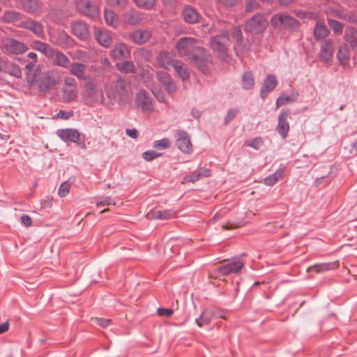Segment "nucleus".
Masks as SVG:
<instances>
[{"label":"nucleus","mask_w":357,"mask_h":357,"mask_svg":"<svg viewBox=\"0 0 357 357\" xmlns=\"http://www.w3.org/2000/svg\"><path fill=\"white\" fill-rule=\"evenodd\" d=\"M180 56H186L195 61L200 71L206 73L211 63V56L204 48L197 46V40L192 37L181 38L176 45Z\"/></svg>","instance_id":"obj_1"},{"label":"nucleus","mask_w":357,"mask_h":357,"mask_svg":"<svg viewBox=\"0 0 357 357\" xmlns=\"http://www.w3.org/2000/svg\"><path fill=\"white\" fill-rule=\"evenodd\" d=\"M107 96L112 104L118 102L119 105H123L128 102L130 95L126 89L125 80L119 78L114 82L107 91Z\"/></svg>","instance_id":"obj_2"},{"label":"nucleus","mask_w":357,"mask_h":357,"mask_svg":"<svg viewBox=\"0 0 357 357\" xmlns=\"http://www.w3.org/2000/svg\"><path fill=\"white\" fill-rule=\"evenodd\" d=\"M271 24L275 29L282 26L291 31H297L301 26L300 22L287 13L274 14L271 19Z\"/></svg>","instance_id":"obj_3"},{"label":"nucleus","mask_w":357,"mask_h":357,"mask_svg":"<svg viewBox=\"0 0 357 357\" xmlns=\"http://www.w3.org/2000/svg\"><path fill=\"white\" fill-rule=\"evenodd\" d=\"M229 43V36L227 31H222L220 34L213 36L210 39V47L213 51L220 58L225 60L227 56V45Z\"/></svg>","instance_id":"obj_4"},{"label":"nucleus","mask_w":357,"mask_h":357,"mask_svg":"<svg viewBox=\"0 0 357 357\" xmlns=\"http://www.w3.org/2000/svg\"><path fill=\"white\" fill-rule=\"evenodd\" d=\"M57 136L65 142H71L77 144L82 149H86L85 137L77 129H59L56 131Z\"/></svg>","instance_id":"obj_5"},{"label":"nucleus","mask_w":357,"mask_h":357,"mask_svg":"<svg viewBox=\"0 0 357 357\" xmlns=\"http://www.w3.org/2000/svg\"><path fill=\"white\" fill-rule=\"evenodd\" d=\"M266 25L267 21L264 16L257 13L246 22L245 30L252 34H259L266 29Z\"/></svg>","instance_id":"obj_6"},{"label":"nucleus","mask_w":357,"mask_h":357,"mask_svg":"<svg viewBox=\"0 0 357 357\" xmlns=\"http://www.w3.org/2000/svg\"><path fill=\"white\" fill-rule=\"evenodd\" d=\"M76 7L77 10L84 16L91 19H96L99 17L100 11L98 8L89 0H77Z\"/></svg>","instance_id":"obj_7"},{"label":"nucleus","mask_w":357,"mask_h":357,"mask_svg":"<svg viewBox=\"0 0 357 357\" xmlns=\"http://www.w3.org/2000/svg\"><path fill=\"white\" fill-rule=\"evenodd\" d=\"M291 111L289 109H282L278 116V123L276 127V130L280 135L285 139L289 131V123L288 119L290 118Z\"/></svg>","instance_id":"obj_8"},{"label":"nucleus","mask_w":357,"mask_h":357,"mask_svg":"<svg viewBox=\"0 0 357 357\" xmlns=\"http://www.w3.org/2000/svg\"><path fill=\"white\" fill-rule=\"evenodd\" d=\"M71 33L82 41L87 40L90 37L88 24L83 21L72 22L70 24Z\"/></svg>","instance_id":"obj_9"},{"label":"nucleus","mask_w":357,"mask_h":357,"mask_svg":"<svg viewBox=\"0 0 357 357\" xmlns=\"http://www.w3.org/2000/svg\"><path fill=\"white\" fill-rule=\"evenodd\" d=\"M176 142L177 147L184 153H190L192 151L190 137L188 133L183 130H177L176 132Z\"/></svg>","instance_id":"obj_10"},{"label":"nucleus","mask_w":357,"mask_h":357,"mask_svg":"<svg viewBox=\"0 0 357 357\" xmlns=\"http://www.w3.org/2000/svg\"><path fill=\"white\" fill-rule=\"evenodd\" d=\"M3 47L8 53L13 54H22L28 50L24 43L10 38L3 41Z\"/></svg>","instance_id":"obj_11"},{"label":"nucleus","mask_w":357,"mask_h":357,"mask_svg":"<svg viewBox=\"0 0 357 357\" xmlns=\"http://www.w3.org/2000/svg\"><path fill=\"white\" fill-rule=\"evenodd\" d=\"M334 54L333 42L331 39L324 40L320 47L319 53V59L324 63H329L332 61Z\"/></svg>","instance_id":"obj_12"},{"label":"nucleus","mask_w":357,"mask_h":357,"mask_svg":"<svg viewBox=\"0 0 357 357\" xmlns=\"http://www.w3.org/2000/svg\"><path fill=\"white\" fill-rule=\"evenodd\" d=\"M136 100L142 111L150 112L153 111L154 108L152 98L145 90H140L137 92Z\"/></svg>","instance_id":"obj_13"},{"label":"nucleus","mask_w":357,"mask_h":357,"mask_svg":"<svg viewBox=\"0 0 357 357\" xmlns=\"http://www.w3.org/2000/svg\"><path fill=\"white\" fill-rule=\"evenodd\" d=\"M50 42L55 45L65 47L71 45L73 39L65 31H59L51 35Z\"/></svg>","instance_id":"obj_14"},{"label":"nucleus","mask_w":357,"mask_h":357,"mask_svg":"<svg viewBox=\"0 0 357 357\" xmlns=\"http://www.w3.org/2000/svg\"><path fill=\"white\" fill-rule=\"evenodd\" d=\"M20 27L33 32L38 38L44 39L45 35L43 25L33 19H28L21 22Z\"/></svg>","instance_id":"obj_15"},{"label":"nucleus","mask_w":357,"mask_h":357,"mask_svg":"<svg viewBox=\"0 0 357 357\" xmlns=\"http://www.w3.org/2000/svg\"><path fill=\"white\" fill-rule=\"evenodd\" d=\"M183 20L190 24H195L199 22L201 16L199 12L191 6H185L181 12Z\"/></svg>","instance_id":"obj_16"},{"label":"nucleus","mask_w":357,"mask_h":357,"mask_svg":"<svg viewBox=\"0 0 357 357\" xmlns=\"http://www.w3.org/2000/svg\"><path fill=\"white\" fill-rule=\"evenodd\" d=\"M130 39L137 45L146 43L151 38V32L149 30L135 29L129 33Z\"/></svg>","instance_id":"obj_17"},{"label":"nucleus","mask_w":357,"mask_h":357,"mask_svg":"<svg viewBox=\"0 0 357 357\" xmlns=\"http://www.w3.org/2000/svg\"><path fill=\"white\" fill-rule=\"evenodd\" d=\"M278 85L276 77L273 75H268L264 79L260 91V96L264 99Z\"/></svg>","instance_id":"obj_18"},{"label":"nucleus","mask_w":357,"mask_h":357,"mask_svg":"<svg viewBox=\"0 0 357 357\" xmlns=\"http://www.w3.org/2000/svg\"><path fill=\"white\" fill-rule=\"evenodd\" d=\"M344 39L345 43L352 50H357V28L349 26L345 29Z\"/></svg>","instance_id":"obj_19"},{"label":"nucleus","mask_w":357,"mask_h":357,"mask_svg":"<svg viewBox=\"0 0 357 357\" xmlns=\"http://www.w3.org/2000/svg\"><path fill=\"white\" fill-rule=\"evenodd\" d=\"M157 78L169 94H172L176 91L175 84L172 82L170 75L167 72H158L157 73Z\"/></svg>","instance_id":"obj_20"},{"label":"nucleus","mask_w":357,"mask_h":357,"mask_svg":"<svg viewBox=\"0 0 357 357\" xmlns=\"http://www.w3.org/2000/svg\"><path fill=\"white\" fill-rule=\"evenodd\" d=\"M122 17L124 23L131 26L137 25L142 21L140 12L135 8H131L125 12Z\"/></svg>","instance_id":"obj_21"},{"label":"nucleus","mask_w":357,"mask_h":357,"mask_svg":"<svg viewBox=\"0 0 357 357\" xmlns=\"http://www.w3.org/2000/svg\"><path fill=\"white\" fill-rule=\"evenodd\" d=\"M130 56V50L124 43H118L110 52V56L115 59H124Z\"/></svg>","instance_id":"obj_22"},{"label":"nucleus","mask_w":357,"mask_h":357,"mask_svg":"<svg viewBox=\"0 0 357 357\" xmlns=\"http://www.w3.org/2000/svg\"><path fill=\"white\" fill-rule=\"evenodd\" d=\"M94 35L97 42L104 47H109L112 43V38L105 29H95Z\"/></svg>","instance_id":"obj_23"},{"label":"nucleus","mask_w":357,"mask_h":357,"mask_svg":"<svg viewBox=\"0 0 357 357\" xmlns=\"http://www.w3.org/2000/svg\"><path fill=\"white\" fill-rule=\"evenodd\" d=\"M56 84L55 77L50 73L45 74L41 79L38 88L40 91L46 92L54 88Z\"/></svg>","instance_id":"obj_24"},{"label":"nucleus","mask_w":357,"mask_h":357,"mask_svg":"<svg viewBox=\"0 0 357 357\" xmlns=\"http://www.w3.org/2000/svg\"><path fill=\"white\" fill-rule=\"evenodd\" d=\"M48 57L51 58L57 66L63 68H67L70 63L69 59L63 52L59 50L53 49L51 56Z\"/></svg>","instance_id":"obj_25"},{"label":"nucleus","mask_w":357,"mask_h":357,"mask_svg":"<svg viewBox=\"0 0 357 357\" xmlns=\"http://www.w3.org/2000/svg\"><path fill=\"white\" fill-rule=\"evenodd\" d=\"M337 261L316 264L314 265L309 266L307 268V272L314 271L317 273H321L326 271L335 269V268L337 267Z\"/></svg>","instance_id":"obj_26"},{"label":"nucleus","mask_w":357,"mask_h":357,"mask_svg":"<svg viewBox=\"0 0 357 357\" xmlns=\"http://www.w3.org/2000/svg\"><path fill=\"white\" fill-rule=\"evenodd\" d=\"M158 64L165 69H169L170 66H174V60L171 54L167 52H162L157 56Z\"/></svg>","instance_id":"obj_27"},{"label":"nucleus","mask_w":357,"mask_h":357,"mask_svg":"<svg viewBox=\"0 0 357 357\" xmlns=\"http://www.w3.org/2000/svg\"><path fill=\"white\" fill-rule=\"evenodd\" d=\"M86 66L82 63L73 62L70 65V72L78 79L86 80L88 77L85 75Z\"/></svg>","instance_id":"obj_28"},{"label":"nucleus","mask_w":357,"mask_h":357,"mask_svg":"<svg viewBox=\"0 0 357 357\" xmlns=\"http://www.w3.org/2000/svg\"><path fill=\"white\" fill-rule=\"evenodd\" d=\"M177 75L183 80H187L190 77L188 68L185 64L179 60H176L173 66Z\"/></svg>","instance_id":"obj_29"},{"label":"nucleus","mask_w":357,"mask_h":357,"mask_svg":"<svg viewBox=\"0 0 357 357\" xmlns=\"http://www.w3.org/2000/svg\"><path fill=\"white\" fill-rule=\"evenodd\" d=\"M213 316L214 313L212 310L205 309L203 310L199 317L196 319L195 322L199 327L208 325L211 323Z\"/></svg>","instance_id":"obj_30"},{"label":"nucleus","mask_w":357,"mask_h":357,"mask_svg":"<svg viewBox=\"0 0 357 357\" xmlns=\"http://www.w3.org/2000/svg\"><path fill=\"white\" fill-rule=\"evenodd\" d=\"M329 33V31L326 26L321 22H317L314 29V36L317 40H321L326 38Z\"/></svg>","instance_id":"obj_31"},{"label":"nucleus","mask_w":357,"mask_h":357,"mask_svg":"<svg viewBox=\"0 0 357 357\" xmlns=\"http://www.w3.org/2000/svg\"><path fill=\"white\" fill-rule=\"evenodd\" d=\"M31 47L35 50L40 52L47 57L51 56L53 50L48 44L39 40L33 41Z\"/></svg>","instance_id":"obj_32"},{"label":"nucleus","mask_w":357,"mask_h":357,"mask_svg":"<svg viewBox=\"0 0 357 357\" xmlns=\"http://www.w3.org/2000/svg\"><path fill=\"white\" fill-rule=\"evenodd\" d=\"M21 5L24 11L29 13H35L39 9L38 0H21Z\"/></svg>","instance_id":"obj_33"},{"label":"nucleus","mask_w":357,"mask_h":357,"mask_svg":"<svg viewBox=\"0 0 357 357\" xmlns=\"http://www.w3.org/2000/svg\"><path fill=\"white\" fill-rule=\"evenodd\" d=\"M242 87L245 90H250L255 85V79L252 72L246 71L241 77Z\"/></svg>","instance_id":"obj_34"},{"label":"nucleus","mask_w":357,"mask_h":357,"mask_svg":"<svg viewBox=\"0 0 357 357\" xmlns=\"http://www.w3.org/2000/svg\"><path fill=\"white\" fill-rule=\"evenodd\" d=\"M22 15L15 10L5 11L2 15V21L6 23H14L22 18Z\"/></svg>","instance_id":"obj_35"},{"label":"nucleus","mask_w":357,"mask_h":357,"mask_svg":"<svg viewBox=\"0 0 357 357\" xmlns=\"http://www.w3.org/2000/svg\"><path fill=\"white\" fill-rule=\"evenodd\" d=\"M176 211L172 209L163 211H155L153 212V217L155 219L168 220L176 216Z\"/></svg>","instance_id":"obj_36"},{"label":"nucleus","mask_w":357,"mask_h":357,"mask_svg":"<svg viewBox=\"0 0 357 357\" xmlns=\"http://www.w3.org/2000/svg\"><path fill=\"white\" fill-rule=\"evenodd\" d=\"M105 20L108 25L114 28H116L119 25L118 15L111 10H105Z\"/></svg>","instance_id":"obj_37"},{"label":"nucleus","mask_w":357,"mask_h":357,"mask_svg":"<svg viewBox=\"0 0 357 357\" xmlns=\"http://www.w3.org/2000/svg\"><path fill=\"white\" fill-rule=\"evenodd\" d=\"M298 93L297 92H294L291 96H280L276 100V108H279L283 105H286L289 102H293L296 101Z\"/></svg>","instance_id":"obj_38"},{"label":"nucleus","mask_w":357,"mask_h":357,"mask_svg":"<svg viewBox=\"0 0 357 357\" xmlns=\"http://www.w3.org/2000/svg\"><path fill=\"white\" fill-rule=\"evenodd\" d=\"M284 170L282 168H280L273 174L269 175L264 179V183L266 185L271 186L276 183L280 178H281L284 174Z\"/></svg>","instance_id":"obj_39"},{"label":"nucleus","mask_w":357,"mask_h":357,"mask_svg":"<svg viewBox=\"0 0 357 357\" xmlns=\"http://www.w3.org/2000/svg\"><path fill=\"white\" fill-rule=\"evenodd\" d=\"M77 96V90L73 89H63L62 98L64 102H70L76 100Z\"/></svg>","instance_id":"obj_40"},{"label":"nucleus","mask_w":357,"mask_h":357,"mask_svg":"<svg viewBox=\"0 0 357 357\" xmlns=\"http://www.w3.org/2000/svg\"><path fill=\"white\" fill-rule=\"evenodd\" d=\"M117 68L125 73H135L137 70L135 65L130 61H125L116 65Z\"/></svg>","instance_id":"obj_41"},{"label":"nucleus","mask_w":357,"mask_h":357,"mask_svg":"<svg viewBox=\"0 0 357 357\" xmlns=\"http://www.w3.org/2000/svg\"><path fill=\"white\" fill-rule=\"evenodd\" d=\"M328 26L332 29L334 33L336 35H340L342 33L344 24L343 23L333 19H327Z\"/></svg>","instance_id":"obj_42"},{"label":"nucleus","mask_w":357,"mask_h":357,"mask_svg":"<svg viewBox=\"0 0 357 357\" xmlns=\"http://www.w3.org/2000/svg\"><path fill=\"white\" fill-rule=\"evenodd\" d=\"M4 73H8L16 78H19L22 75V72L19 66L13 63H10L9 61L7 64L6 70Z\"/></svg>","instance_id":"obj_43"},{"label":"nucleus","mask_w":357,"mask_h":357,"mask_svg":"<svg viewBox=\"0 0 357 357\" xmlns=\"http://www.w3.org/2000/svg\"><path fill=\"white\" fill-rule=\"evenodd\" d=\"M337 58L342 66L348 64L349 59V53L347 48H340L337 53Z\"/></svg>","instance_id":"obj_44"},{"label":"nucleus","mask_w":357,"mask_h":357,"mask_svg":"<svg viewBox=\"0 0 357 357\" xmlns=\"http://www.w3.org/2000/svg\"><path fill=\"white\" fill-rule=\"evenodd\" d=\"M239 113V109L238 108H231L228 110L225 119H224V125L227 126L237 116Z\"/></svg>","instance_id":"obj_45"},{"label":"nucleus","mask_w":357,"mask_h":357,"mask_svg":"<svg viewBox=\"0 0 357 357\" xmlns=\"http://www.w3.org/2000/svg\"><path fill=\"white\" fill-rule=\"evenodd\" d=\"M110 7L123 9L128 6V0H105Z\"/></svg>","instance_id":"obj_46"},{"label":"nucleus","mask_w":357,"mask_h":357,"mask_svg":"<svg viewBox=\"0 0 357 357\" xmlns=\"http://www.w3.org/2000/svg\"><path fill=\"white\" fill-rule=\"evenodd\" d=\"M170 141L167 138H164L154 142L153 146L157 149H166L170 146Z\"/></svg>","instance_id":"obj_47"},{"label":"nucleus","mask_w":357,"mask_h":357,"mask_svg":"<svg viewBox=\"0 0 357 357\" xmlns=\"http://www.w3.org/2000/svg\"><path fill=\"white\" fill-rule=\"evenodd\" d=\"M134 1L138 7L149 10L153 6L155 0H134Z\"/></svg>","instance_id":"obj_48"},{"label":"nucleus","mask_w":357,"mask_h":357,"mask_svg":"<svg viewBox=\"0 0 357 357\" xmlns=\"http://www.w3.org/2000/svg\"><path fill=\"white\" fill-rule=\"evenodd\" d=\"M162 155V153H159L155 151L150 150V151H146L142 153V158L146 161L151 162L153 160L161 156Z\"/></svg>","instance_id":"obj_49"},{"label":"nucleus","mask_w":357,"mask_h":357,"mask_svg":"<svg viewBox=\"0 0 357 357\" xmlns=\"http://www.w3.org/2000/svg\"><path fill=\"white\" fill-rule=\"evenodd\" d=\"M112 205H115V202L113 198L109 196L100 198L96 202V206L98 207Z\"/></svg>","instance_id":"obj_50"},{"label":"nucleus","mask_w":357,"mask_h":357,"mask_svg":"<svg viewBox=\"0 0 357 357\" xmlns=\"http://www.w3.org/2000/svg\"><path fill=\"white\" fill-rule=\"evenodd\" d=\"M229 267L231 269V273H238L241 272L242 268L244 266V264L241 261H236L234 262L229 263Z\"/></svg>","instance_id":"obj_51"},{"label":"nucleus","mask_w":357,"mask_h":357,"mask_svg":"<svg viewBox=\"0 0 357 357\" xmlns=\"http://www.w3.org/2000/svg\"><path fill=\"white\" fill-rule=\"evenodd\" d=\"M92 321H93L94 324H96L102 328H107V326H110L112 323V321L109 319L99 317L93 318L92 319Z\"/></svg>","instance_id":"obj_52"},{"label":"nucleus","mask_w":357,"mask_h":357,"mask_svg":"<svg viewBox=\"0 0 357 357\" xmlns=\"http://www.w3.org/2000/svg\"><path fill=\"white\" fill-rule=\"evenodd\" d=\"M263 144V141L261 137H257L252 139L248 143V146L252 147L256 150H258L260 146Z\"/></svg>","instance_id":"obj_53"},{"label":"nucleus","mask_w":357,"mask_h":357,"mask_svg":"<svg viewBox=\"0 0 357 357\" xmlns=\"http://www.w3.org/2000/svg\"><path fill=\"white\" fill-rule=\"evenodd\" d=\"M70 189V184L68 182H63L60 185L58 194L60 197H65L69 192Z\"/></svg>","instance_id":"obj_54"},{"label":"nucleus","mask_w":357,"mask_h":357,"mask_svg":"<svg viewBox=\"0 0 357 357\" xmlns=\"http://www.w3.org/2000/svg\"><path fill=\"white\" fill-rule=\"evenodd\" d=\"M199 178L196 173V172H193L186 176H184L182 183H194L197 181H199Z\"/></svg>","instance_id":"obj_55"},{"label":"nucleus","mask_w":357,"mask_h":357,"mask_svg":"<svg viewBox=\"0 0 357 357\" xmlns=\"http://www.w3.org/2000/svg\"><path fill=\"white\" fill-rule=\"evenodd\" d=\"M85 85L88 95L90 97H94L96 96V89L93 82L89 80L86 83Z\"/></svg>","instance_id":"obj_56"},{"label":"nucleus","mask_w":357,"mask_h":357,"mask_svg":"<svg viewBox=\"0 0 357 357\" xmlns=\"http://www.w3.org/2000/svg\"><path fill=\"white\" fill-rule=\"evenodd\" d=\"M259 3L255 0H247L245 3L246 11L250 12L257 9Z\"/></svg>","instance_id":"obj_57"},{"label":"nucleus","mask_w":357,"mask_h":357,"mask_svg":"<svg viewBox=\"0 0 357 357\" xmlns=\"http://www.w3.org/2000/svg\"><path fill=\"white\" fill-rule=\"evenodd\" d=\"M195 172L199 179L204 177H208L211 176V170L208 168L201 167L197 171Z\"/></svg>","instance_id":"obj_58"},{"label":"nucleus","mask_w":357,"mask_h":357,"mask_svg":"<svg viewBox=\"0 0 357 357\" xmlns=\"http://www.w3.org/2000/svg\"><path fill=\"white\" fill-rule=\"evenodd\" d=\"M173 310L160 307L157 310V314L160 317H169L173 314Z\"/></svg>","instance_id":"obj_59"},{"label":"nucleus","mask_w":357,"mask_h":357,"mask_svg":"<svg viewBox=\"0 0 357 357\" xmlns=\"http://www.w3.org/2000/svg\"><path fill=\"white\" fill-rule=\"evenodd\" d=\"M232 37L237 43H241L243 40V33L239 28H234L232 33Z\"/></svg>","instance_id":"obj_60"},{"label":"nucleus","mask_w":357,"mask_h":357,"mask_svg":"<svg viewBox=\"0 0 357 357\" xmlns=\"http://www.w3.org/2000/svg\"><path fill=\"white\" fill-rule=\"evenodd\" d=\"M73 116V112H72V111L66 112V111H64L62 109L59 110V113L57 114L58 118H60V119H62L64 120L68 119L70 117H72Z\"/></svg>","instance_id":"obj_61"},{"label":"nucleus","mask_w":357,"mask_h":357,"mask_svg":"<svg viewBox=\"0 0 357 357\" xmlns=\"http://www.w3.org/2000/svg\"><path fill=\"white\" fill-rule=\"evenodd\" d=\"M218 270L222 275H228L231 273V269L230 268L229 264L220 266Z\"/></svg>","instance_id":"obj_62"},{"label":"nucleus","mask_w":357,"mask_h":357,"mask_svg":"<svg viewBox=\"0 0 357 357\" xmlns=\"http://www.w3.org/2000/svg\"><path fill=\"white\" fill-rule=\"evenodd\" d=\"M64 83L66 86H73V88L77 89V84L74 77H66L64 78Z\"/></svg>","instance_id":"obj_63"},{"label":"nucleus","mask_w":357,"mask_h":357,"mask_svg":"<svg viewBox=\"0 0 357 357\" xmlns=\"http://www.w3.org/2000/svg\"><path fill=\"white\" fill-rule=\"evenodd\" d=\"M218 3H221L225 7L230 8L234 6L238 0H217Z\"/></svg>","instance_id":"obj_64"}]
</instances>
